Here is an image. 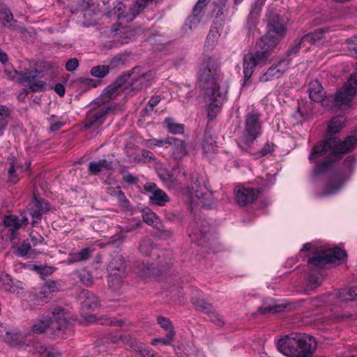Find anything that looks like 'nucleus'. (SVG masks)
Segmentation results:
<instances>
[{
	"label": "nucleus",
	"instance_id": "nucleus-3",
	"mask_svg": "<svg viewBox=\"0 0 357 357\" xmlns=\"http://www.w3.org/2000/svg\"><path fill=\"white\" fill-rule=\"evenodd\" d=\"M356 144L357 139L349 136L344 141L329 138L314 146L309 155V160L313 162L317 159L324 158L325 161L314 167L312 176L316 178L331 173L333 162L340 160L344 153L351 151Z\"/></svg>",
	"mask_w": 357,
	"mask_h": 357
},
{
	"label": "nucleus",
	"instance_id": "nucleus-53",
	"mask_svg": "<svg viewBox=\"0 0 357 357\" xmlns=\"http://www.w3.org/2000/svg\"><path fill=\"white\" fill-rule=\"evenodd\" d=\"M79 65L78 60L75 58L69 59L66 63V68L68 71L75 70Z\"/></svg>",
	"mask_w": 357,
	"mask_h": 357
},
{
	"label": "nucleus",
	"instance_id": "nucleus-25",
	"mask_svg": "<svg viewBox=\"0 0 357 357\" xmlns=\"http://www.w3.org/2000/svg\"><path fill=\"white\" fill-rule=\"evenodd\" d=\"M287 307L288 303L285 301H275L268 298L264 301L259 310L264 314H275L284 311Z\"/></svg>",
	"mask_w": 357,
	"mask_h": 357
},
{
	"label": "nucleus",
	"instance_id": "nucleus-48",
	"mask_svg": "<svg viewBox=\"0 0 357 357\" xmlns=\"http://www.w3.org/2000/svg\"><path fill=\"white\" fill-rule=\"evenodd\" d=\"M152 250V243L149 240L142 241L139 246V251L144 255H149Z\"/></svg>",
	"mask_w": 357,
	"mask_h": 357
},
{
	"label": "nucleus",
	"instance_id": "nucleus-54",
	"mask_svg": "<svg viewBox=\"0 0 357 357\" xmlns=\"http://www.w3.org/2000/svg\"><path fill=\"white\" fill-rule=\"evenodd\" d=\"M274 151V144L271 143H267L264 145V146L260 151V154L261 156H266L269 153H271Z\"/></svg>",
	"mask_w": 357,
	"mask_h": 357
},
{
	"label": "nucleus",
	"instance_id": "nucleus-16",
	"mask_svg": "<svg viewBox=\"0 0 357 357\" xmlns=\"http://www.w3.org/2000/svg\"><path fill=\"white\" fill-rule=\"evenodd\" d=\"M234 196L236 203L241 206L250 205L259 197L260 192L258 189L239 185L234 189Z\"/></svg>",
	"mask_w": 357,
	"mask_h": 357
},
{
	"label": "nucleus",
	"instance_id": "nucleus-56",
	"mask_svg": "<svg viewBox=\"0 0 357 357\" xmlns=\"http://www.w3.org/2000/svg\"><path fill=\"white\" fill-rule=\"evenodd\" d=\"M347 45L351 52L357 54V37L348 40Z\"/></svg>",
	"mask_w": 357,
	"mask_h": 357
},
{
	"label": "nucleus",
	"instance_id": "nucleus-57",
	"mask_svg": "<svg viewBox=\"0 0 357 357\" xmlns=\"http://www.w3.org/2000/svg\"><path fill=\"white\" fill-rule=\"evenodd\" d=\"M32 269L38 272L40 274H43V273H51L52 272V268L50 267V266H47V267H45L43 268V269L41 268H40L39 266H36V265H33L32 266Z\"/></svg>",
	"mask_w": 357,
	"mask_h": 357
},
{
	"label": "nucleus",
	"instance_id": "nucleus-62",
	"mask_svg": "<svg viewBox=\"0 0 357 357\" xmlns=\"http://www.w3.org/2000/svg\"><path fill=\"white\" fill-rule=\"evenodd\" d=\"M159 96L153 97L148 102V106H149L151 109L157 105L160 102Z\"/></svg>",
	"mask_w": 357,
	"mask_h": 357
},
{
	"label": "nucleus",
	"instance_id": "nucleus-8",
	"mask_svg": "<svg viewBox=\"0 0 357 357\" xmlns=\"http://www.w3.org/2000/svg\"><path fill=\"white\" fill-rule=\"evenodd\" d=\"M211 1L214 5L222 6L225 2V0H198L192 10V14L186 19L182 28L184 34L189 35L191 31L198 28L206 15L208 4Z\"/></svg>",
	"mask_w": 357,
	"mask_h": 357
},
{
	"label": "nucleus",
	"instance_id": "nucleus-9",
	"mask_svg": "<svg viewBox=\"0 0 357 357\" xmlns=\"http://www.w3.org/2000/svg\"><path fill=\"white\" fill-rule=\"evenodd\" d=\"M262 133V123L259 114L251 112L247 114L243 132L240 134L238 144L240 146H250Z\"/></svg>",
	"mask_w": 357,
	"mask_h": 357
},
{
	"label": "nucleus",
	"instance_id": "nucleus-41",
	"mask_svg": "<svg viewBox=\"0 0 357 357\" xmlns=\"http://www.w3.org/2000/svg\"><path fill=\"white\" fill-rule=\"evenodd\" d=\"M56 283L54 281L47 282L44 286L41 287L40 291L37 294L38 299H43L48 298L49 294L51 292L56 291Z\"/></svg>",
	"mask_w": 357,
	"mask_h": 357
},
{
	"label": "nucleus",
	"instance_id": "nucleus-28",
	"mask_svg": "<svg viewBox=\"0 0 357 357\" xmlns=\"http://www.w3.org/2000/svg\"><path fill=\"white\" fill-rule=\"evenodd\" d=\"M222 31V24L214 22L211 27L205 43V47L208 50H213L216 45L220 38Z\"/></svg>",
	"mask_w": 357,
	"mask_h": 357
},
{
	"label": "nucleus",
	"instance_id": "nucleus-31",
	"mask_svg": "<svg viewBox=\"0 0 357 357\" xmlns=\"http://www.w3.org/2000/svg\"><path fill=\"white\" fill-rule=\"evenodd\" d=\"M266 0H255L252 6L248 19V25L250 27L254 26L258 22L261 15V8L264 5Z\"/></svg>",
	"mask_w": 357,
	"mask_h": 357
},
{
	"label": "nucleus",
	"instance_id": "nucleus-12",
	"mask_svg": "<svg viewBox=\"0 0 357 357\" xmlns=\"http://www.w3.org/2000/svg\"><path fill=\"white\" fill-rule=\"evenodd\" d=\"M213 194L205 185L195 183L191 190H188L186 201L195 206L200 205L207 208L213 206Z\"/></svg>",
	"mask_w": 357,
	"mask_h": 357
},
{
	"label": "nucleus",
	"instance_id": "nucleus-1",
	"mask_svg": "<svg viewBox=\"0 0 357 357\" xmlns=\"http://www.w3.org/2000/svg\"><path fill=\"white\" fill-rule=\"evenodd\" d=\"M268 33L257 43V51L247 54L243 60L244 85L248 84L256 68L264 66L271 61V52L286 31V19L274 10L266 14Z\"/></svg>",
	"mask_w": 357,
	"mask_h": 357
},
{
	"label": "nucleus",
	"instance_id": "nucleus-17",
	"mask_svg": "<svg viewBox=\"0 0 357 357\" xmlns=\"http://www.w3.org/2000/svg\"><path fill=\"white\" fill-rule=\"evenodd\" d=\"M351 175L350 169L344 173H335L333 174L324 190L323 195H333L340 192L346 183L349 180Z\"/></svg>",
	"mask_w": 357,
	"mask_h": 357
},
{
	"label": "nucleus",
	"instance_id": "nucleus-27",
	"mask_svg": "<svg viewBox=\"0 0 357 357\" xmlns=\"http://www.w3.org/2000/svg\"><path fill=\"white\" fill-rule=\"evenodd\" d=\"M109 272V286L110 288L114 289V291L117 290L119 286L121 284L122 276L124 273V267L122 266L121 268H116L112 266V264H109L108 268Z\"/></svg>",
	"mask_w": 357,
	"mask_h": 357
},
{
	"label": "nucleus",
	"instance_id": "nucleus-34",
	"mask_svg": "<svg viewBox=\"0 0 357 357\" xmlns=\"http://www.w3.org/2000/svg\"><path fill=\"white\" fill-rule=\"evenodd\" d=\"M83 301L82 306L83 308L89 310H95L99 306V301L96 295L88 291L82 292Z\"/></svg>",
	"mask_w": 357,
	"mask_h": 357
},
{
	"label": "nucleus",
	"instance_id": "nucleus-38",
	"mask_svg": "<svg viewBox=\"0 0 357 357\" xmlns=\"http://www.w3.org/2000/svg\"><path fill=\"white\" fill-rule=\"evenodd\" d=\"M91 250L85 248L79 252L71 253L69 255L67 261L68 264H73L87 259L91 255Z\"/></svg>",
	"mask_w": 357,
	"mask_h": 357
},
{
	"label": "nucleus",
	"instance_id": "nucleus-45",
	"mask_svg": "<svg viewBox=\"0 0 357 357\" xmlns=\"http://www.w3.org/2000/svg\"><path fill=\"white\" fill-rule=\"evenodd\" d=\"M165 123L169 131L173 134H180L184 130V128L182 124L175 123L172 119H167L165 120Z\"/></svg>",
	"mask_w": 357,
	"mask_h": 357
},
{
	"label": "nucleus",
	"instance_id": "nucleus-42",
	"mask_svg": "<svg viewBox=\"0 0 357 357\" xmlns=\"http://www.w3.org/2000/svg\"><path fill=\"white\" fill-rule=\"evenodd\" d=\"M203 153L206 156H210L215 151V141L211 137H206L202 143Z\"/></svg>",
	"mask_w": 357,
	"mask_h": 357
},
{
	"label": "nucleus",
	"instance_id": "nucleus-30",
	"mask_svg": "<svg viewBox=\"0 0 357 357\" xmlns=\"http://www.w3.org/2000/svg\"><path fill=\"white\" fill-rule=\"evenodd\" d=\"M49 209L50 206L47 202L40 201L35 197L33 201V207L30 209V214L33 218V223L40 220L41 215Z\"/></svg>",
	"mask_w": 357,
	"mask_h": 357
},
{
	"label": "nucleus",
	"instance_id": "nucleus-35",
	"mask_svg": "<svg viewBox=\"0 0 357 357\" xmlns=\"http://www.w3.org/2000/svg\"><path fill=\"white\" fill-rule=\"evenodd\" d=\"M9 162H10V167L8 169V181L11 183H15L19 180V178L15 173L16 171L23 172L26 171L29 169V166L30 165V163L27 165L25 167L22 166H20L17 164L15 162V159L14 158H9Z\"/></svg>",
	"mask_w": 357,
	"mask_h": 357
},
{
	"label": "nucleus",
	"instance_id": "nucleus-22",
	"mask_svg": "<svg viewBox=\"0 0 357 357\" xmlns=\"http://www.w3.org/2000/svg\"><path fill=\"white\" fill-rule=\"evenodd\" d=\"M289 68V61L287 59L281 60L276 65L272 66L260 75L259 82H266L280 77Z\"/></svg>",
	"mask_w": 357,
	"mask_h": 357
},
{
	"label": "nucleus",
	"instance_id": "nucleus-44",
	"mask_svg": "<svg viewBox=\"0 0 357 357\" xmlns=\"http://www.w3.org/2000/svg\"><path fill=\"white\" fill-rule=\"evenodd\" d=\"M143 220L146 224L153 227H157L159 222V218L156 214L148 209L143 212Z\"/></svg>",
	"mask_w": 357,
	"mask_h": 357
},
{
	"label": "nucleus",
	"instance_id": "nucleus-50",
	"mask_svg": "<svg viewBox=\"0 0 357 357\" xmlns=\"http://www.w3.org/2000/svg\"><path fill=\"white\" fill-rule=\"evenodd\" d=\"M31 250V245L27 241H24L18 248L17 254L21 257L26 256Z\"/></svg>",
	"mask_w": 357,
	"mask_h": 357
},
{
	"label": "nucleus",
	"instance_id": "nucleus-6",
	"mask_svg": "<svg viewBox=\"0 0 357 357\" xmlns=\"http://www.w3.org/2000/svg\"><path fill=\"white\" fill-rule=\"evenodd\" d=\"M314 340L301 333H291L280 338L277 347L287 357H312L315 349Z\"/></svg>",
	"mask_w": 357,
	"mask_h": 357
},
{
	"label": "nucleus",
	"instance_id": "nucleus-24",
	"mask_svg": "<svg viewBox=\"0 0 357 357\" xmlns=\"http://www.w3.org/2000/svg\"><path fill=\"white\" fill-rule=\"evenodd\" d=\"M144 189L151 193L149 199L151 203L158 206H164L169 201L167 195L160 189L157 188L155 184L148 183L145 185Z\"/></svg>",
	"mask_w": 357,
	"mask_h": 357
},
{
	"label": "nucleus",
	"instance_id": "nucleus-37",
	"mask_svg": "<svg viewBox=\"0 0 357 357\" xmlns=\"http://www.w3.org/2000/svg\"><path fill=\"white\" fill-rule=\"evenodd\" d=\"M111 167V162L106 160H100L98 161H93L89 163V172L92 174H96L105 169Z\"/></svg>",
	"mask_w": 357,
	"mask_h": 357
},
{
	"label": "nucleus",
	"instance_id": "nucleus-18",
	"mask_svg": "<svg viewBox=\"0 0 357 357\" xmlns=\"http://www.w3.org/2000/svg\"><path fill=\"white\" fill-rule=\"evenodd\" d=\"M208 231L209 226L204 220L192 222L188 228V236L190 239L202 245L204 239L207 237Z\"/></svg>",
	"mask_w": 357,
	"mask_h": 357
},
{
	"label": "nucleus",
	"instance_id": "nucleus-15",
	"mask_svg": "<svg viewBox=\"0 0 357 357\" xmlns=\"http://www.w3.org/2000/svg\"><path fill=\"white\" fill-rule=\"evenodd\" d=\"M155 73L148 71L142 67L132 68L130 73L131 82L130 87L131 90L138 91L144 86H146L154 79Z\"/></svg>",
	"mask_w": 357,
	"mask_h": 357
},
{
	"label": "nucleus",
	"instance_id": "nucleus-33",
	"mask_svg": "<svg viewBox=\"0 0 357 357\" xmlns=\"http://www.w3.org/2000/svg\"><path fill=\"white\" fill-rule=\"evenodd\" d=\"M33 352L39 354L42 357H59V352L50 347H47L41 342L36 341L33 345Z\"/></svg>",
	"mask_w": 357,
	"mask_h": 357
},
{
	"label": "nucleus",
	"instance_id": "nucleus-26",
	"mask_svg": "<svg viewBox=\"0 0 357 357\" xmlns=\"http://www.w3.org/2000/svg\"><path fill=\"white\" fill-rule=\"evenodd\" d=\"M0 288L9 292L20 295L23 291V284L18 281H14L10 277L4 273H0Z\"/></svg>",
	"mask_w": 357,
	"mask_h": 357
},
{
	"label": "nucleus",
	"instance_id": "nucleus-10",
	"mask_svg": "<svg viewBox=\"0 0 357 357\" xmlns=\"http://www.w3.org/2000/svg\"><path fill=\"white\" fill-rule=\"evenodd\" d=\"M144 145L153 148L155 146L164 147L172 152L175 160H180L188 153L187 145L181 139L174 137H168L165 139H150L144 142Z\"/></svg>",
	"mask_w": 357,
	"mask_h": 357
},
{
	"label": "nucleus",
	"instance_id": "nucleus-14",
	"mask_svg": "<svg viewBox=\"0 0 357 357\" xmlns=\"http://www.w3.org/2000/svg\"><path fill=\"white\" fill-rule=\"evenodd\" d=\"M12 74V76L10 75L12 79L22 83L26 87H28L29 90L31 91H41L45 84V82L41 79V73L38 70H35L34 72H27L24 74L14 70Z\"/></svg>",
	"mask_w": 357,
	"mask_h": 357
},
{
	"label": "nucleus",
	"instance_id": "nucleus-20",
	"mask_svg": "<svg viewBox=\"0 0 357 357\" xmlns=\"http://www.w3.org/2000/svg\"><path fill=\"white\" fill-rule=\"evenodd\" d=\"M114 10L117 16L118 24L120 26L133 20L139 14L134 4L128 7L121 1H118L114 4Z\"/></svg>",
	"mask_w": 357,
	"mask_h": 357
},
{
	"label": "nucleus",
	"instance_id": "nucleus-7",
	"mask_svg": "<svg viewBox=\"0 0 357 357\" xmlns=\"http://www.w3.org/2000/svg\"><path fill=\"white\" fill-rule=\"evenodd\" d=\"M52 316H42L31 325V331L36 333H44L50 328L56 335L71 333L70 314L61 307H56L51 312Z\"/></svg>",
	"mask_w": 357,
	"mask_h": 357
},
{
	"label": "nucleus",
	"instance_id": "nucleus-40",
	"mask_svg": "<svg viewBox=\"0 0 357 357\" xmlns=\"http://www.w3.org/2000/svg\"><path fill=\"white\" fill-rule=\"evenodd\" d=\"M345 123V118L344 116H338L333 118L329 125L328 131L331 133H336L341 130Z\"/></svg>",
	"mask_w": 357,
	"mask_h": 357
},
{
	"label": "nucleus",
	"instance_id": "nucleus-52",
	"mask_svg": "<svg viewBox=\"0 0 357 357\" xmlns=\"http://www.w3.org/2000/svg\"><path fill=\"white\" fill-rule=\"evenodd\" d=\"M13 20V15L9 10H4L0 13V20H2L4 24H9Z\"/></svg>",
	"mask_w": 357,
	"mask_h": 357
},
{
	"label": "nucleus",
	"instance_id": "nucleus-43",
	"mask_svg": "<svg viewBox=\"0 0 357 357\" xmlns=\"http://www.w3.org/2000/svg\"><path fill=\"white\" fill-rule=\"evenodd\" d=\"M110 71L109 66L100 65L93 67L91 69V75L93 77L102 78L106 76Z\"/></svg>",
	"mask_w": 357,
	"mask_h": 357
},
{
	"label": "nucleus",
	"instance_id": "nucleus-19",
	"mask_svg": "<svg viewBox=\"0 0 357 357\" xmlns=\"http://www.w3.org/2000/svg\"><path fill=\"white\" fill-rule=\"evenodd\" d=\"M7 339L11 345L20 349H28L29 351L33 352V345L36 342H33L31 335L13 330L7 333Z\"/></svg>",
	"mask_w": 357,
	"mask_h": 357
},
{
	"label": "nucleus",
	"instance_id": "nucleus-47",
	"mask_svg": "<svg viewBox=\"0 0 357 357\" xmlns=\"http://www.w3.org/2000/svg\"><path fill=\"white\" fill-rule=\"evenodd\" d=\"M276 174H268L266 175V178H261L259 183L264 188H270L275 183Z\"/></svg>",
	"mask_w": 357,
	"mask_h": 357
},
{
	"label": "nucleus",
	"instance_id": "nucleus-58",
	"mask_svg": "<svg viewBox=\"0 0 357 357\" xmlns=\"http://www.w3.org/2000/svg\"><path fill=\"white\" fill-rule=\"evenodd\" d=\"M153 273V268L151 266L146 265V268H142L140 271V275L143 277H147L151 275V273Z\"/></svg>",
	"mask_w": 357,
	"mask_h": 357
},
{
	"label": "nucleus",
	"instance_id": "nucleus-23",
	"mask_svg": "<svg viewBox=\"0 0 357 357\" xmlns=\"http://www.w3.org/2000/svg\"><path fill=\"white\" fill-rule=\"evenodd\" d=\"M110 111V107L102 106L96 110L89 112L86 121V128H98L100 126L104 123L106 115L109 114Z\"/></svg>",
	"mask_w": 357,
	"mask_h": 357
},
{
	"label": "nucleus",
	"instance_id": "nucleus-5",
	"mask_svg": "<svg viewBox=\"0 0 357 357\" xmlns=\"http://www.w3.org/2000/svg\"><path fill=\"white\" fill-rule=\"evenodd\" d=\"M357 92V73L352 75L335 96L324 97L323 87L317 80L310 83L309 97L314 102H321L327 109L349 107Z\"/></svg>",
	"mask_w": 357,
	"mask_h": 357
},
{
	"label": "nucleus",
	"instance_id": "nucleus-51",
	"mask_svg": "<svg viewBox=\"0 0 357 357\" xmlns=\"http://www.w3.org/2000/svg\"><path fill=\"white\" fill-rule=\"evenodd\" d=\"M153 0H137L134 4L137 11L141 13L146 7L153 2Z\"/></svg>",
	"mask_w": 357,
	"mask_h": 357
},
{
	"label": "nucleus",
	"instance_id": "nucleus-29",
	"mask_svg": "<svg viewBox=\"0 0 357 357\" xmlns=\"http://www.w3.org/2000/svg\"><path fill=\"white\" fill-rule=\"evenodd\" d=\"M158 322L162 328L167 331V334L165 338H157L153 340L152 344H155L158 342H161L165 345L170 344L174 336L172 326L170 321L165 317H159L158 318Z\"/></svg>",
	"mask_w": 357,
	"mask_h": 357
},
{
	"label": "nucleus",
	"instance_id": "nucleus-32",
	"mask_svg": "<svg viewBox=\"0 0 357 357\" xmlns=\"http://www.w3.org/2000/svg\"><path fill=\"white\" fill-rule=\"evenodd\" d=\"M191 301L192 305L197 310L202 311L206 313H208L211 311V304L206 303L204 301L202 292H200L199 290L195 291Z\"/></svg>",
	"mask_w": 357,
	"mask_h": 357
},
{
	"label": "nucleus",
	"instance_id": "nucleus-13",
	"mask_svg": "<svg viewBox=\"0 0 357 357\" xmlns=\"http://www.w3.org/2000/svg\"><path fill=\"white\" fill-rule=\"evenodd\" d=\"M337 300L342 301H351L357 300V286L342 289L337 294H328L324 295L314 301V305L317 307H322L325 305H331L337 302Z\"/></svg>",
	"mask_w": 357,
	"mask_h": 357
},
{
	"label": "nucleus",
	"instance_id": "nucleus-11",
	"mask_svg": "<svg viewBox=\"0 0 357 357\" xmlns=\"http://www.w3.org/2000/svg\"><path fill=\"white\" fill-rule=\"evenodd\" d=\"M28 223V218L23 216L21 219L14 215L6 216L3 224H0V238L2 241L6 243L9 241L14 244L15 240L18 238L17 231L22 227L26 226Z\"/></svg>",
	"mask_w": 357,
	"mask_h": 357
},
{
	"label": "nucleus",
	"instance_id": "nucleus-21",
	"mask_svg": "<svg viewBox=\"0 0 357 357\" xmlns=\"http://www.w3.org/2000/svg\"><path fill=\"white\" fill-rule=\"evenodd\" d=\"M114 10L117 16L118 24L120 26L133 20L139 14L134 4L128 7L121 1H118L114 4Z\"/></svg>",
	"mask_w": 357,
	"mask_h": 357
},
{
	"label": "nucleus",
	"instance_id": "nucleus-49",
	"mask_svg": "<svg viewBox=\"0 0 357 357\" xmlns=\"http://www.w3.org/2000/svg\"><path fill=\"white\" fill-rule=\"evenodd\" d=\"M80 281L86 286H90L92 284V277L91 274L86 270H83L79 273Z\"/></svg>",
	"mask_w": 357,
	"mask_h": 357
},
{
	"label": "nucleus",
	"instance_id": "nucleus-36",
	"mask_svg": "<svg viewBox=\"0 0 357 357\" xmlns=\"http://www.w3.org/2000/svg\"><path fill=\"white\" fill-rule=\"evenodd\" d=\"M324 31L322 29H318L313 32L305 35L301 38V42L305 45L307 43L316 44L324 38Z\"/></svg>",
	"mask_w": 357,
	"mask_h": 357
},
{
	"label": "nucleus",
	"instance_id": "nucleus-39",
	"mask_svg": "<svg viewBox=\"0 0 357 357\" xmlns=\"http://www.w3.org/2000/svg\"><path fill=\"white\" fill-rule=\"evenodd\" d=\"M120 31V33H123V35H125V37H123L122 38L119 39V42L121 44L129 43L135 38L136 35H139L143 33L142 29L140 28H138L137 29H128L126 30L115 29V31Z\"/></svg>",
	"mask_w": 357,
	"mask_h": 357
},
{
	"label": "nucleus",
	"instance_id": "nucleus-60",
	"mask_svg": "<svg viewBox=\"0 0 357 357\" xmlns=\"http://www.w3.org/2000/svg\"><path fill=\"white\" fill-rule=\"evenodd\" d=\"M211 320L218 326H222L223 324L221 317L218 314H212L211 316Z\"/></svg>",
	"mask_w": 357,
	"mask_h": 357
},
{
	"label": "nucleus",
	"instance_id": "nucleus-46",
	"mask_svg": "<svg viewBox=\"0 0 357 357\" xmlns=\"http://www.w3.org/2000/svg\"><path fill=\"white\" fill-rule=\"evenodd\" d=\"M8 115V110L6 106L0 105V136L3 133L7 123L5 116Z\"/></svg>",
	"mask_w": 357,
	"mask_h": 357
},
{
	"label": "nucleus",
	"instance_id": "nucleus-59",
	"mask_svg": "<svg viewBox=\"0 0 357 357\" xmlns=\"http://www.w3.org/2000/svg\"><path fill=\"white\" fill-rule=\"evenodd\" d=\"M302 45L303 47H305L306 49L308 48V47L305 44L303 43L301 40L298 43L295 45V46H294L291 49L289 50V54H296L299 50Z\"/></svg>",
	"mask_w": 357,
	"mask_h": 357
},
{
	"label": "nucleus",
	"instance_id": "nucleus-61",
	"mask_svg": "<svg viewBox=\"0 0 357 357\" xmlns=\"http://www.w3.org/2000/svg\"><path fill=\"white\" fill-rule=\"evenodd\" d=\"M54 91L60 96H63L65 93V88L61 84H56V86L54 87Z\"/></svg>",
	"mask_w": 357,
	"mask_h": 357
},
{
	"label": "nucleus",
	"instance_id": "nucleus-64",
	"mask_svg": "<svg viewBox=\"0 0 357 357\" xmlns=\"http://www.w3.org/2000/svg\"><path fill=\"white\" fill-rule=\"evenodd\" d=\"M159 176H160L161 179L165 182H167L169 181H173L172 176L168 173H167L166 175H163L162 174L159 173Z\"/></svg>",
	"mask_w": 357,
	"mask_h": 357
},
{
	"label": "nucleus",
	"instance_id": "nucleus-55",
	"mask_svg": "<svg viewBox=\"0 0 357 357\" xmlns=\"http://www.w3.org/2000/svg\"><path fill=\"white\" fill-rule=\"evenodd\" d=\"M63 126V123H61V121H54V117H52L51 119H50V130L51 132H55V131H57L59 130L62 126Z\"/></svg>",
	"mask_w": 357,
	"mask_h": 357
},
{
	"label": "nucleus",
	"instance_id": "nucleus-63",
	"mask_svg": "<svg viewBox=\"0 0 357 357\" xmlns=\"http://www.w3.org/2000/svg\"><path fill=\"white\" fill-rule=\"evenodd\" d=\"M142 154L144 158H149L150 160L154 158L153 153L148 150H143Z\"/></svg>",
	"mask_w": 357,
	"mask_h": 357
},
{
	"label": "nucleus",
	"instance_id": "nucleus-4",
	"mask_svg": "<svg viewBox=\"0 0 357 357\" xmlns=\"http://www.w3.org/2000/svg\"><path fill=\"white\" fill-rule=\"evenodd\" d=\"M217 61L212 57L203 59L199 69V82L200 86L207 91L209 103L206 111L209 119H214L220 112L222 105L226 100L227 90L217 83Z\"/></svg>",
	"mask_w": 357,
	"mask_h": 357
},
{
	"label": "nucleus",
	"instance_id": "nucleus-2",
	"mask_svg": "<svg viewBox=\"0 0 357 357\" xmlns=\"http://www.w3.org/2000/svg\"><path fill=\"white\" fill-rule=\"evenodd\" d=\"M309 252L307 264L310 267L318 268L311 271L306 284V291L312 290L321 285L324 271L320 268L327 264L340 265L346 262L347 253L339 247H328L319 241L304 243L300 252Z\"/></svg>",
	"mask_w": 357,
	"mask_h": 357
}]
</instances>
